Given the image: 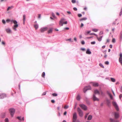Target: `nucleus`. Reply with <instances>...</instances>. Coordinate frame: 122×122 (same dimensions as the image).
<instances>
[{
    "label": "nucleus",
    "mask_w": 122,
    "mask_h": 122,
    "mask_svg": "<svg viewBox=\"0 0 122 122\" xmlns=\"http://www.w3.org/2000/svg\"><path fill=\"white\" fill-rule=\"evenodd\" d=\"M6 21L7 22H13L15 25L13 27V30L15 31L16 30V28H17L18 27V25L17 24V22L15 20H10L9 19H7Z\"/></svg>",
    "instance_id": "obj_1"
},
{
    "label": "nucleus",
    "mask_w": 122,
    "mask_h": 122,
    "mask_svg": "<svg viewBox=\"0 0 122 122\" xmlns=\"http://www.w3.org/2000/svg\"><path fill=\"white\" fill-rule=\"evenodd\" d=\"M77 111L78 112L79 116L81 117L83 116V112L81 109L79 108H77Z\"/></svg>",
    "instance_id": "obj_2"
},
{
    "label": "nucleus",
    "mask_w": 122,
    "mask_h": 122,
    "mask_svg": "<svg viewBox=\"0 0 122 122\" xmlns=\"http://www.w3.org/2000/svg\"><path fill=\"white\" fill-rule=\"evenodd\" d=\"M9 111L12 117H13L15 112V109L13 108L9 109Z\"/></svg>",
    "instance_id": "obj_3"
},
{
    "label": "nucleus",
    "mask_w": 122,
    "mask_h": 122,
    "mask_svg": "<svg viewBox=\"0 0 122 122\" xmlns=\"http://www.w3.org/2000/svg\"><path fill=\"white\" fill-rule=\"evenodd\" d=\"M77 118V113L76 112H75L73 114L72 119L73 121H74V122L76 121V120Z\"/></svg>",
    "instance_id": "obj_4"
},
{
    "label": "nucleus",
    "mask_w": 122,
    "mask_h": 122,
    "mask_svg": "<svg viewBox=\"0 0 122 122\" xmlns=\"http://www.w3.org/2000/svg\"><path fill=\"white\" fill-rule=\"evenodd\" d=\"M79 106L82 109L86 111L87 110V107L84 104H80L79 105Z\"/></svg>",
    "instance_id": "obj_5"
},
{
    "label": "nucleus",
    "mask_w": 122,
    "mask_h": 122,
    "mask_svg": "<svg viewBox=\"0 0 122 122\" xmlns=\"http://www.w3.org/2000/svg\"><path fill=\"white\" fill-rule=\"evenodd\" d=\"M112 103L113 105L116 108V110L117 111H118L119 109L116 103L115 102H113Z\"/></svg>",
    "instance_id": "obj_6"
},
{
    "label": "nucleus",
    "mask_w": 122,
    "mask_h": 122,
    "mask_svg": "<svg viewBox=\"0 0 122 122\" xmlns=\"http://www.w3.org/2000/svg\"><path fill=\"white\" fill-rule=\"evenodd\" d=\"M91 89V87L90 86H86L84 88L83 92L84 93H85L86 91L88 90H90Z\"/></svg>",
    "instance_id": "obj_7"
},
{
    "label": "nucleus",
    "mask_w": 122,
    "mask_h": 122,
    "mask_svg": "<svg viewBox=\"0 0 122 122\" xmlns=\"http://www.w3.org/2000/svg\"><path fill=\"white\" fill-rule=\"evenodd\" d=\"M92 99L94 101H99V99L97 98L95 96V94L93 95Z\"/></svg>",
    "instance_id": "obj_8"
},
{
    "label": "nucleus",
    "mask_w": 122,
    "mask_h": 122,
    "mask_svg": "<svg viewBox=\"0 0 122 122\" xmlns=\"http://www.w3.org/2000/svg\"><path fill=\"white\" fill-rule=\"evenodd\" d=\"M65 20V19L63 18L61 19L59 22V25L62 26H63V21Z\"/></svg>",
    "instance_id": "obj_9"
},
{
    "label": "nucleus",
    "mask_w": 122,
    "mask_h": 122,
    "mask_svg": "<svg viewBox=\"0 0 122 122\" xmlns=\"http://www.w3.org/2000/svg\"><path fill=\"white\" fill-rule=\"evenodd\" d=\"M91 83L92 85L94 86L97 87L99 86V84L97 83L92 82Z\"/></svg>",
    "instance_id": "obj_10"
},
{
    "label": "nucleus",
    "mask_w": 122,
    "mask_h": 122,
    "mask_svg": "<svg viewBox=\"0 0 122 122\" xmlns=\"http://www.w3.org/2000/svg\"><path fill=\"white\" fill-rule=\"evenodd\" d=\"M47 29V27H45L42 28L40 29L41 31V32H43L46 30Z\"/></svg>",
    "instance_id": "obj_11"
},
{
    "label": "nucleus",
    "mask_w": 122,
    "mask_h": 122,
    "mask_svg": "<svg viewBox=\"0 0 122 122\" xmlns=\"http://www.w3.org/2000/svg\"><path fill=\"white\" fill-rule=\"evenodd\" d=\"M5 97V95L3 93L0 94V98H3Z\"/></svg>",
    "instance_id": "obj_12"
},
{
    "label": "nucleus",
    "mask_w": 122,
    "mask_h": 122,
    "mask_svg": "<svg viewBox=\"0 0 122 122\" xmlns=\"http://www.w3.org/2000/svg\"><path fill=\"white\" fill-rule=\"evenodd\" d=\"M115 117L116 118H118L119 117V114L118 113L115 112Z\"/></svg>",
    "instance_id": "obj_13"
},
{
    "label": "nucleus",
    "mask_w": 122,
    "mask_h": 122,
    "mask_svg": "<svg viewBox=\"0 0 122 122\" xmlns=\"http://www.w3.org/2000/svg\"><path fill=\"white\" fill-rule=\"evenodd\" d=\"M97 94L98 95H99L100 94V92L98 91L97 90H95L94 91V94L95 95V94Z\"/></svg>",
    "instance_id": "obj_14"
},
{
    "label": "nucleus",
    "mask_w": 122,
    "mask_h": 122,
    "mask_svg": "<svg viewBox=\"0 0 122 122\" xmlns=\"http://www.w3.org/2000/svg\"><path fill=\"white\" fill-rule=\"evenodd\" d=\"M107 94L108 95H109V96L110 97L111 99L112 100H113V97L112 95L109 92H107Z\"/></svg>",
    "instance_id": "obj_15"
},
{
    "label": "nucleus",
    "mask_w": 122,
    "mask_h": 122,
    "mask_svg": "<svg viewBox=\"0 0 122 122\" xmlns=\"http://www.w3.org/2000/svg\"><path fill=\"white\" fill-rule=\"evenodd\" d=\"M97 37L98 40L99 41H100L102 40V36H101L100 37H98L97 36Z\"/></svg>",
    "instance_id": "obj_16"
},
{
    "label": "nucleus",
    "mask_w": 122,
    "mask_h": 122,
    "mask_svg": "<svg viewBox=\"0 0 122 122\" xmlns=\"http://www.w3.org/2000/svg\"><path fill=\"white\" fill-rule=\"evenodd\" d=\"M6 32L9 33H11V30L9 29H7L6 30Z\"/></svg>",
    "instance_id": "obj_17"
},
{
    "label": "nucleus",
    "mask_w": 122,
    "mask_h": 122,
    "mask_svg": "<svg viewBox=\"0 0 122 122\" xmlns=\"http://www.w3.org/2000/svg\"><path fill=\"white\" fill-rule=\"evenodd\" d=\"M53 30V28H50V29L48 31V33H51L52 32Z\"/></svg>",
    "instance_id": "obj_18"
},
{
    "label": "nucleus",
    "mask_w": 122,
    "mask_h": 122,
    "mask_svg": "<svg viewBox=\"0 0 122 122\" xmlns=\"http://www.w3.org/2000/svg\"><path fill=\"white\" fill-rule=\"evenodd\" d=\"M91 52L90 51V50L89 49L87 50V51L86 52V53L88 54H91Z\"/></svg>",
    "instance_id": "obj_19"
},
{
    "label": "nucleus",
    "mask_w": 122,
    "mask_h": 122,
    "mask_svg": "<svg viewBox=\"0 0 122 122\" xmlns=\"http://www.w3.org/2000/svg\"><path fill=\"white\" fill-rule=\"evenodd\" d=\"M87 19V18L86 17L83 18L80 20V21H82L83 20H85Z\"/></svg>",
    "instance_id": "obj_20"
},
{
    "label": "nucleus",
    "mask_w": 122,
    "mask_h": 122,
    "mask_svg": "<svg viewBox=\"0 0 122 122\" xmlns=\"http://www.w3.org/2000/svg\"><path fill=\"white\" fill-rule=\"evenodd\" d=\"M13 7V6L9 7L7 8V11H8L10 10Z\"/></svg>",
    "instance_id": "obj_21"
},
{
    "label": "nucleus",
    "mask_w": 122,
    "mask_h": 122,
    "mask_svg": "<svg viewBox=\"0 0 122 122\" xmlns=\"http://www.w3.org/2000/svg\"><path fill=\"white\" fill-rule=\"evenodd\" d=\"M76 99L77 100H79L80 99V96L78 95H77L76 97Z\"/></svg>",
    "instance_id": "obj_22"
},
{
    "label": "nucleus",
    "mask_w": 122,
    "mask_h": 122,
    "mask_svg": "<svg viewBox=\"0 0 122 122\" xmlns=\"http://www.w3.org/2000/svg\"><path fill=\"white\" fill-rule=\"evenodd\" d=\"M92 118V116L91 115H89L87 118V120H90Z\"/></svg>",
    "instance_id": "obj_23"
},
{
    "label": "nucleus",
    "mask_w": 122,
    "mask_h": 122,
    "mask_svg": "<svg viewBox=\"0 0 122 122\" xmlns=\"http://www.w3.org/2000/svg\"><path fill=\"white\" fill-rule=\"evenodd\" d=\"M23 20L24 21V23L25 20V15H23Z\"/></svg>",
    "instance_id": "obj_24"
},
{
    "label": "nucleus",
    "mask_w": 122,
    "mask_h": 122,
    "mask_svg": "<svg viewBox=\"0 0 122 122\" xmlns=\"http://www.w3.org/2000/svg\"><path fill=\"white\" fill-rule=\"evenodd\" d=\"M92 30L93 31L96 32H97L98 31V30L97 29H92Z\"/></svg>",
    "instance_id": "obj_25"
},
{
    "label": "nucleus",
    "mask_w": 122,
    "mask_h": 122,
    "mask_svg": "<svg viewBox=\"0 0 122 122\" xmlns=\"http://www.w3.org/2000/svg\"><path fill=\"white\" fill-rule=\"evenodd\" d=\"M45 73L44 72H43L42 73L41 76L42 77H43L44 78L45 77Z\"/></svg>",
    "instance_id": "obj_26"
},
{
    "label": "nucleus",
    "mask_w": 122,
    "mask_h": 122,
    "mask_svg": "<svg viewBox=\"0 0 122 122\" xmlns=\"http://www.w3.org/2000/svg\"><path fill=\"white\" fill-rule=\"evenodd\" d=\"M34 26L36 29H37L38 27V25L37 24L35 25Z\"/></svg>",
    "instance_id": "obj_27"
},
{
    "label": "nucleus",
    "mask_w": 122,
    "mask_h": 122,
    "mask_svg": "<svg viewBox=\"0 0 122 122\" xmlns=\"http://www.w3.org/2000/svg\"><path fill=\"white\" fill-rule=\"evenodd\" d=\"M110 121L111 122H114L115 121L114 119L112 118H110Z\"/></svg>",
    "instance_id": "obj_28"
},
{
    "label": "nucleus",
    "mask_w": 122,
    "mask_h": 122,
    "mask_svg": "<svg viewBox=\"0 0 122 122\" xmlns=\"http://www.w3.org/2000/svg\"><path fill=\"white\" fill-rule=\"evenodd\" d=\"M66 41H68L71 42H73V41H72L71 38H70V39H66Z\"/></svg>",
    "instance_id": "obj_29"
},
{
    "label": "nucleus",
    "mask_w": 122,
    "mask_h": 122,
    "mask_svg": "<svg viewBox=\"0 0 122 122\" xmlns=\"http://www.w3.org/2000/svg\"><path fill=\"white\" fill-rule=\"evenodd\" d=\"M111 80L113 82H114L115 81V79L114 78H111Z\"/></svg>",
    "instance_id": "obj_30"
},
{
    "label": "nucleus",
    "mask_w": 122,
    "mask_h": 122,
    "mask_svg": "<svg viewBox=\"0 0 122 122\" xmlns=\"http://www.w3.org/2000/svg\"><path fill=\"white\" fill-rule=\"evenodd\" d=\"M99 65L102 68H104V66H103V65H102V64H101V63L99 64Z\"/></svg>",
    "instance_id": "obj_31"
},
{
    "label": "nucleus",
    "mask_w": 122,
    "mask_h": 122,
    "mask_svg": "<svg viewBox=\"0 0 122 122\" xmlns=\"http://www.w3.org/2000/svg\"><path fill=\"white\" fill-rule=\"evenodd\" d=\"M52 95L53 96L56 97L57 96V94L56 93H54L52 94Z\"/></svg>",
    "instance_id": "obj_32"
},
{
    "label": "nucleus",
    "mask_w": 122,
    "mask_h": 122,
    "mask_svg": "<svg viewBox=\"0 0 122 122\" xmlns=\"http://www.w3.org/2000/svg\"><path fill=\"white\" fill-rule=\"evenodd\" d=\"M17 118L20 121H21L22 120L21 117H17Z\"/></svg>",
    "instance_id": "obj_33"
},
{
    "label": "nucleus",
    "mask_w": 122,
    "mask_h": 122,
    "mask_svg": "<svg viewBox=\"0 0 122 122\" xmlns=\"http://www.w3.org/2000/svg\"><path fill=\"white\" fill-rule=\"evenodd\" d=\"M90 32H91L90 31H87L85 33V34L86 35L87 34L89 33Z\"/></svg>",
    "instance_id": "obj_34"
},
{
    "label": "nucleus",
    "mask_w": 122,
    "mask_h": 122,
    "mask_svg": "<svg viewBox=\"0 0 122 122\" xmlns=\"http://www.w3.org/2000/svg\"><path fill=\"white\" fill-rule=\"evenodd\" d=\"M68 106L67 105H65L64 107V108L65 109H67L68 108Z\"/></svg>",
    "instance_id": "obj_35"
},
{
    "label": "nucleus",
    "mask_w": 122,
    "mask_h": 122,
    "mask_svg": "<svg viewBox=\"0 0 122 122\" xmlns=\"http://www.w3.org/2000/svg\"><path fill=\"white\" fill-rule=\"evenodd\" d=\"M52 16L53 17H54V18H56V16H55V14H54V13H52Z\"/></svg>",
    "instance_id": "obj_36"
},
{
    "label": "nucleus",
    "mask_w": 122,
    "mask_h": 122,
    "mask_svg": "<svg viewBox=\"0 0 122 122\" xmlns=\"http://www.w3.org/2000/svg\"><path fill=\"white\" fill-rule=\"evenodd\" d=\"M112 42L113 43H115V39L114 38L112 39Z\"/></svg>",
    "instance_id": "obj_37"
},
{
    "label": "nucleus",
    "mask_w": 122,
    "mask_h": 122,
    "mask_svg": "<svg viewBox=\"0 0 122 122\" xmlns=\"http://www.w3.org/2000/svg\"><path fill=\"white\" fill-rule=\"evenodd\" d=\"M119 62L122 61V58H119Z\"/></svg>",
    "instance_id": "obj_38"
},
{
    "label": "nucleus",
    "mask_w": 122,
    "mask_h": 122,
    "mask_svg": "<svg viewBox=\"0 0 122 122\" xmlns=\"http://www.w3.org/2000/svg\"><path fill=\"white\" fill-rule=\"evenodd\" d=\"M90 35H94L96 36H97V35L96 34H95L93 33H90Z\"/></svg>",
    "instance_id": "obj_39"
},
{
    "label": "nucleus",
    "mask_w": 122,
    "mask_h": 122,
    "mask_svg": "<svg viewBox=\"0 0 122 122\" xmlns=\"http://www.w3.org/2000/svg\"><path fill=\"white\" fill-rule=\"evenodd\" d=\"M71 2L72 3H75L76 2V0H72Z\"/></svg>",
    "instance_id": "obj_40"
},
{
    "label": "nucleus",
    "mask_w": 122,
    "mask_h": 122,
    "mask_svg": "<svg viewBox=\"0 0 122 122\" xmlns=\"http://www.w3.org/2000/svg\"><path fill=\"white\" fill-rule=\"evenodd\" d=\"M78 16L79 17H81L82 16V15L80 14H78Z\"/></svg>",
    "instance_id": "obj_41"
},
{
    "label": "nucleus",
    "mask_w": 122,
    "mask_h": 122,
    "mask_svg": "<svg viewBox=\"0 0 122 122\" xmlns=\"http://www.w3.org/2000/svg\"><path fill=\"white\" fill-rule=\"evenodd\" d=\"M105 64L106 65H108L109 64V62L108 61H106L105 62Z\"/></svg>",
    "instance_id": "obj_42"
},
{
    "label": "nucleus",
    "mask_w": 122,
    "mask_h": 122,
    "mask_svg": "<svg viewBox=\"0 0 122 122\" xmlns=\"http://www.w3.org/2000/svg\"><path fill=\"white\" fill-rule=\"evenodd\" d=\"M95 44V41L92 42H91V44Z\"/></svg>",
    "instance_id": "obj_43"
},
{
    "label": "nucleus",
    "mask_w": 122,
    "mask_h": 122,
    "mask_svg": "<svg viewBox=\"0 0 122 122\" xmlns=\"http://www.w3.org/2000/svg\"><path fill=\"white\" fill-rule=\"evenodd\" d=\"M89 113H87L86 114V115H85V119L86 118H87V116L89 114Z\"/></svg>",
    "instance_id": "obj_44"
},
{
    "label": "nucleus",
    "mask_w": 122,
    "mask_h": 122,
    "mask_svg": "<svg viewBox=\"0 0 122 122\" xmlns=\"http://www.w3.org/2000/svg\"><path fill=\"white\" fill-rule=\"evenodd\" d=\"M5 122H8V119L7 118H6L5 119Z\"/></svg>",
    "instance_id": "obj_45"
},
{
    "label": "nucleus",
    "mask_w": 122,
    "mask_h": 122,
    "mask_svg": "<svg viewBox=\"0 0 122 122\" xmlns=\"http://www.w3.org/2000/svg\"><path fill=\"white\" fill-rule=\"evenodd\" d=\"M2 23L4 24H5V21L4 20H2Z\"/></svg>",
    "instance_id": "obj_46"
},
{
    "label": "nucleus",
    "mask_w": 122,
    "mask_h": 122,
    "mask_svg": "<svg viewBox=\"0 0 122 122\" xmlns=\"http://www.w3.org/2000/svg\"><path fill=\"white\" fill-rule=\"evenodd\" d=\"M81 44L82 45H84L85 43L84 41H81Z\"/></svg>",
    "instance_id": "obj_47"
},
{
    "label": "nucleus",
    "mask_w": 122,
    "mask_h": 122,
    "mask_svg": "<svg viewBox=\"0 0 122 122\" xmlns=\"http://www.w3.org/2000/svg\"><path fill=\"white\" fill-rule=\"evenodd\" d=\"M122 97V94H121L119 96V98L120 99H121V97Z\"/></svg>",
    "instance_id": "obj_48"
},
{
    "label": "nucleus",
    "mask_w": 122,
    "mask_h": 122,
    "mask_svg": "<svg viewBox=\"0 0 122 122\" xmlns=\"http://www.w3.org/2000/svg\"><path fill=\"white\" fill-rule=\"evenodd\" d=\"M46 92H44L43 93V94H42V95H45L46 94Z\"/></svg>",
    "instance_id": "obj_49"
},
{
    "label": "nucleus",
    "mask_w": 122,
    "mask_h": 122,
    "mask_svg": "<svg viewBox=\"0 0 122 122\" xmlns=\"http://www.w3.org/2000/svg\"><path fill=\"white\" fill-rule=\"evenodd\" d=\"M73 9L75 11H77V9L76 7L74 8Z\"/></svg>",
    "instance_id": "obj_50"
},
{
    "label": "nucleus",
    "mask_w": 122,
    "mask_h": 122,
    "mask_svg": "<svg viewBox=\"0 0 122 122\" xmlns=\"http://www.w3.org/2000/svg\"><path fill=\"white\" fill-rule=\"evenodd\" d=\"M120 57L119 58H122V54L121 53L120 54Z\"/></svg>",
    "instance_id": "obj_51"
},
{
    "label": "nucleus",
    "mask_w": 122,
    "mask_h": 122,
    "mask_svg": "<svg viewBox=\"0 0 122 122\" xmlns=\"http://www.w3.org/2000/svg\"><path fill=\"white\" fill-rule=\"evenodd\" d=\"M65 30H69V28L68 27H66L64 28Z\"/></svg>",
    "instance_id": "obj_52"
},
{
    "label": "nucleus",
    "mask_w": 122,
    "mask_h": 122,
    "mask_svg": "<svg viewBox=\"0 0 122 122\" xmlns=\"http://www.w3.org/2000/svg\"><path fill=\"white\" fill-rule=\"evenodd\" d=\"M84 26V25L82 23H81V27H82Z\"/></svg>",
    "instance_id": "obj_53"
},
{
    "label": "nucleus",
    "mask_w": 122,
    "mask_h": 122,
    "mask_svg": "<svg viewBox=\"0 0 122 122\" xmlns=\"http://www.w3.org/2000/svg\"><path fill=\"white\" fill-rule=\"evenodd\" d=\"M41 15L40 14H38V18H41Z\"/></svg>",
    "instance_id": "obj_54"
},
{
    "label": "nucleus",
    "mask_w": 122,
    "mask_h": 122,
    "mask_svg": "<svg viewBox=\"0 0 122 122\" xmlns=\"http://www.w3.org/2000/svg\"><path fill=\"white\" fill-rule=\"evenodd\" d=\"M122 14V11H121L119 13V15L121 16Z\"/></svg>",
    "instance_id": "obj_55"
},
{
    "label": "nucleus",
    "mask_w": 122,
    "mask_h": 122,
    "mask_svg": "<svg viewBox=\"0 0 122 122\" xmlns=\"http://www.w3.org/2000/svg\"><path fill=\"white\" fill-rule=\"evenodd\" d=\"M51 102L52 103H55V101L54 100H52L51 101Z\"/></svg>",
    "instance_id": "obj_56"
},
{
    "label": "nucleus",
    "mask_w": 122,
    "mask_h": 122,
    "mask_svg": "<svg viewBox=\"0 0 122 122\" xmlns=\"http://www.w3.org/2000/svg\"><path fill=\"white\" fill-rule=\"evenodd\" d=\"M81 50L83 51H85V49L84 48H81Z\"/></svg>",
    "instance_id": "obj_57"
},
{
    "label": "nucleus",
    "mask_w": 122,
    "mask_h": 122,
    "mask_svg": "<svg viewBox=\"0 0 122 122\" xmlns=\"http://www.w3.org/2000/svg\"><path fill=\"white\" fill-rule=\"evenodd\" d=\"M67 113V112H66V111L64 112V115H66Z\"/></svg>",
    "instance_id": "obj_58"
},
{
    "label": "nucleus",
    "mask_w": 122,
    "mask_h": 122,
    "mask_svg": "<svg viewBox=\"0 0 122 122\" xmlns=\"http://www.w3.org/2000/svg\"><path fill=\"white\" fill-rule=\"evenodd\" d=\"M109 47L110 48H112V45H110L109 46Z\"/></svg>",
    "instance_id": "obj_59"
},
{
    "label": "nucleus",
    "mask_w": 122,
    "mask_h": 122,
    "mask_svg": "<svg viewBox=\"0 0 122 122\" xmlns=\"http://www.w3.org/2000/svg\"><path fill=\"white\" fill-rule=\"evenodd\" d=\"M67 13L69 14H71V12L70 11H67Z\"/></svg>",
    "instance_id": "obj_60"
},
{
    "label": "nucleus",
    "mask_w": 122,
    "mask_h": 122,
    "mask_svg": "<svg viewBox=\"0 0 122 122\" xmlns=\"http://www.w3.org/2000/svg\"><path fill=\"white\" fill-rule=\"evenodd\" d=\"M100 92V93H101V94L102 95L103 94V92L102 91H101Z\"/></svg>",
    "instance_id": "obj_61"
},
{
    "label": "nucleus",
    "mask_w": 122,
    "mask_h": 122,
    "mask_svg": "<svg viewBox=\"0 0 122 122\" xmlns=\"http://www.w3.org/2000/svg\"><path fill=\"white\" fill-rule=\"evenodd\" d=\"M87 9V8L86 7H85L84 8V9L85 10H86Z\"/></svg>",
    "instance_id": "obj_62"
},
{
    "label": "nucleus",
    "mask_w": 122,
    "mask_h": 122,
    "mask_svg": "<svg viewBox=\"0 0 122 122\" xmlns=\"http://www.w3.org/2000/svg\"><path fill=\"white\" fill-rule=\"evenodd\" d=\"M67 23V21H66L64 22H63V24H66Z\"/></svg>",
    "instance_id": "obj_63"
},
{
    "label": "nucleus",
    "mask_w": 122,
    "mask_h": 122,
    "mask_svg": "<svg viewBox=\"0 0 122 122\" xmlns=\"http://www.w3.org/2000/svg\"><path fill=\"white\" fill-rule=\"evenodd\" d=\"M2 43L4 45H5V43L4 41H2Z\"/></svg>",
    "instance_id": "obj_64"
}]
</instances>
